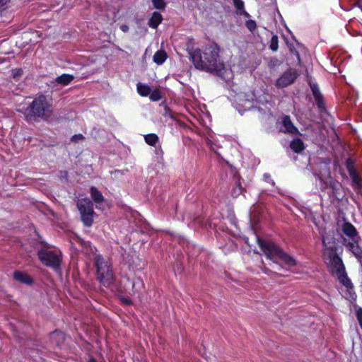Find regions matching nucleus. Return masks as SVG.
<instances>
[{
	"label": "nucleus",
	"instance_id": "1",
	"mask_svg": "<svg viewBox=\"0 0 362 362\" xmlns=\"http://www.w3.org/2000/svg\"><path fill=\"white\" fill-rule=\"evenodd\" d=\"M219 48L215 44H211L202 48L196 49L190 52L194 67L197 69L213 73L226 81L233 78V70L227 69L219 57Z\"/></svg>",
	"mask_w": 362,
	"mask_h": 362
},
{
	"label": "nucleus",
	"instance_id": "2",
	"mask_svg": "<svg viewBox=\"0 0 362 362\" xmlns=\"http://www.w3.org/2000/svg\"><path fill=\"white\" fill-rule=\"evenodd\" d=\"M94 262L96 269V279L100 284L106 288L114 284L115 277L110 257L95 255Z\"/></svg>",
	"mask_w": 362,
	"mask_h": 362
},
{
	"label": "nucleus",
	"instance_id": "3",
	"mask_svg": "<svg viewBox=\"0 0 362 362\" xmlns=\"http://www.w3.org/2000/svg\"><path fill=\"white\" fill-rule=\"evenodd\" d=\"M318 177L320 187L322 189H331L332 194L337 199L340 197L341 184L334 180L330 175L329 165L327 162L320 163L315 171Z\"/></svg>",
	"mask_w": 362,
	"mask_h": 362
},
{
	"label": "nucleus",
	"instance_id": "4",
	"mask_svg": "<svg viewBox=\"0 0 362 362\" xmlns=\"http://www.w3.org/2000/svg\"><path fill=\"white\" fill-rule=\"evenodd\" d=\"M336 251L330 250L328 254V268L332 274L337 276L341 284L351 288L353 287V284L347 276L341 258L335 252Z\"/></svg>",
	"mask_w": 362,
	"mask_h": 362
},
{
	"label": "nucleus",
	"instance_id": "5",
	"mask_svg": "<svg viewBox=\"0 0 362 362\" xmlns=\"http://www.w3.org/2000/svg\"><path fill=\"white\" fill-rule=\"evenodd\" d=\"M52 99L49 96L40 95L29 106L36 116L48 119L52 113Z\"/></svg>",
	"mask_w": 362,
	"mask_h": 362
},
{
	"label": "nucleus",
	"instance_id": "6",
	"mask_svg": "<svg viewBox=\"0 0 362 362\" xmlns=\"http://www.w3.org/2000/svg\"><path fill=\"white\" fill-rule=\"evenodd\" d=\"M38 257L46 266L57 269L62 262L60 250H38Z\"/></svg>",
	"mask_w": 362,
	"mask_h": 362
},
{
	"label": "nucleus",
	"instance_id": "7",
	"mask_svg": "<svg viewBox=\"0 0 362 362\" xmlns=\"http://www.w3.org/2000/svg\"><path fill=\"white\" fill-rule=\"evenodd\" d=\"M77 207L81 216L83 223L90 226L93 223V207L92 202L88 199H81L77 202Z\"/></svg>",
	"mask_w": 362,
	"mask_h": 362
},
{
	"label": "nucleus",
	"instance_id": "8",
	"mask_svg": "<svg viewBox=\"0 0 362 362\" xmlns=\"http://www.w3.org/2000/svg\"><path fill=\"white\" fill-rule=\"evenodd\" d=\"M342 231L345 235L344 241L346 246L349 247L350 249L358 248L360 237L355 227L350 223L346 222L342 226Z\"/></svg>",
	"mask_w": 362,
	"mask_h": 362
},
{
	"label": "nucleus",
	"instance_id": "9",
	"mask_svg": "<svg viewBox=\"0 0 362 362\" xmlns=\"http://www.w3.org/2000/svg\"><path fill=\"white\" fill-rule=\"evenodd\" d=\"M236 100L239 105L243 107L244 110L251 109L254 106L253 105L255 100L257 103H263L264 101L261 97L257 98L255 93H252V95L240 94L237 96Z\"/></svg>",
	"mask_w": 362,
	"mask_h": 362
},
{
	"label": "nucleus",
	"instance_id": "10",
	"mask_svg": "<svg viewBox=\"0 0 362 362\" xmlns=\"http://www.w3.org/2000/svg\"><path fill=\"white\" fill-rule=\"evenodd\" d=\"M297 78L296 70L290 69L284 72L276 81V86L278 88H284L291 85Z\"/></svg>",
	"mask_w": 362,
	"mask_h": 362
},
{
	"label": "nucleus",
	"instance_id": "11",
	"mask_svg": "<svg viewBox=\"0 0 362 362\" xmlns=\"http://www.w3.org/2000/svg\"><path fill=\"white\" fill-rule=\"evenodd\" d=\"M267 259H272L274 253H276L278 256L288 266H293L296 264V260L290 255L284 253L283 250H262Z\"/></svg>",
	"mask_w": 362,
	"mask_h": 362
},
{
	"label": "nucleus",
	"instance_id": "12",
	"mask_svg": "<svg viewBox=\"0 0 362 362\" xmlns=\"http://www.w3.org/2000/svg\"><path fill=\"white\" fill-rule=\"evenodd\" d=\"M279 124H281L280 129L281 132H288L291 134H296L298 132L297 128L293 124L288 116H284L281 117Z\"/></svg>",
	"mask_w": 362,
	"mask_h": 362
},
{
	"label": "nucleus",
	"instance_id": "13",
	"mask_svg": "<svg viewBox=\"0 0 362 362\" xmlns=\"http://www.w3.org/2000/svg\"><path fill=\"white\" fill-rule=\"evenodd\" d=\"M13 279L22 284L31 286L34 281L28 274L21 271H15L13 275Z\"/></svg>",
	"mask_w": 362,
	"mask_h": 362
},
{
	"label": "nucleus",
	"instance_id": "14",
	"mask_svg": "<svg viewBox=\"0 0 362 362\" xmlns=\"http://www.w3.org/2000/svg\"><path fill=\"white\" fill-rule=\"evenodd\" d=\"M254 237L260 249H279V247L276 245L275 243L269 238H260L255 233H254Z\"/></svg>",
	"mask_w": 362,
	"mask_h": 362
},
{
	"label": "nucleus",
	"instance_id": "15",
	"mask_svg": "<svg viewBox=\"0 0 362 362\" xmlns=\"http://www.w3.org/2000/svg\"><path fill=\"white\" fill-rule=\"evenodd\" d=\"M349 175L353 182V186L356 192L358 194L362 193V179L358 176L356 170L353 168L349 170Z\"/></svg>",
	"mask_w": 362,
	"mask_h": 362
},
{
	"label": "nucleus",
	"instance_id": "16",
	"mask_svg": "<svg viewBox=\"0 0 362 362\" xmlns=\"http://www.w3.org/2000/svg\"><path fill=\"white\" fill-rule=\"evenodd\" d=\"M90 196L96 204V207L103 209L102 204L104 202L103 194L95 187H92L90 190Z\"/></svg>",
	"mask_w": 362,
	"mask_h": 362
},
{
	"label": "nucleus",
	"instance_id": "17",
	"mask_svg": "<svg viewBox=\"0 0 362 362\" xmlns=\"http://www.w3.org/2000/svg\"><path fill=\"white\" fill-rule=\"evenodd\" d=\"M74 76L73 75L64 74L57 76L55 78L54 82L58 85L64 86L69 84L74 80Z\"/></svg>",
	"mask_w": 362,
	"mask_h": 362
},
{
	"label": "nucleus",
	"instance_id": "18",
	"mask_svg": "<svg viewBox=\"0 0 362 362\" xmlns=\"http://www.w3.org/2000/svg\"><path fill=\"white\" fill-rule=\"evenodd\" d=\"M163 20L162 16L158 12H153L149 20L148 25L153 28H156Z\"/></svg>",
	"mask_w": 362,
	"mask_h": 362
},
{
	"label": "nucleus",
	"instance_id": "19",
	"mask_svg": "<svg viewBox=\"0 0 362 362\" xmlns=\"http://www.w3.org/2000/svg\"><path fill=\"white\" fill-rule=\"evenodd\" d=\"M291 148L296 153H300L304 149L303 141L300 139H293L291 144Z\"/></svg>",
	"mask_w": 362,
	"mask_h": 362
},
{
	"label": "nucleus",
	"instance_id": "20",
	"mask_svg": "<svg viewBox=\"0 0 362 362\" xmlns=\"http://www.w3.org/2000/svg\"><path fill=\"white\" fill-rule=\"evenodd\" d=\"M136 89L138 93L143 97L149 95L151 90L148 86L143 84L141 83H137Z\"/></svg>",
	"mask_w": 362,
	"mask_h": 362
},
{
	"label": "nucleus",
	"instance_id": "21",
	"mask_svg": "<svg viewBox=\"0 0 362 362\" xmlns=\"http://www.w3.org/2000/svg\"><path fill=\"white\" fill-rule=\"evenodd\" d=\"M167 58V54L163 50L158 51L155 53L153 56V62L158 65L162 64Z\"/></svg>",
	"mask_w": 362,
	"mask_h": 362
},
{
	"label": "nucleus",
	"instance_id": "22",
	"mask_svg": "<svg viewBox=\"0 0 362 362\" xmlns=\"http://www.w3.org/2000/svg\"><path fill=\"white\" fill-rule=\"evenodd\" d=\"M144 139L146 144L150 146H156L158 141V137L155 134H149L144 136Z\"/></svg>",
	"mask_w": 362,
	"mask_h": 362
},
{
	"label": "nucleus",
	"instance_id": "23",
	"mask_svg": "<svg viewBox=\"0 0 362 362\" xmlns=\"http://www.w3.org/2000/svg\"><path fill=\"white\" fill-rule=\"evenodd\" d=\"M161 93L158 89L151 90L149 98L152 101H158L161 99Z\"/></svg>",
	"mask_w": 362,
	"mask_h": 362
},
{
	"label": "nucleus",
	"instance_id": "24",
	"mask_svg": "<svg viewBox=\"0 0 362 362\" xmlns=\"http://www.w3.org/2000/svg\"><path fill=\"white\" fill-rule=\"evenodd\" d=\"M152 4L154 8L157 9H163L165 7V2L164 0H152Z\"/></svg>",
	"mask_w": 362,
	"mask_h": 362
},
{
	"label": "nucleus",
	"instance_id": "25",
	"mask_svg": "<svg viewBox=\"0 0 362 362\" xmlns=\"http://www.w3.org/2000/svg\"><path fill=\"white\" fill-rule=\"evenodd\" d=\"M245 26L251 32L254 31L256 29L257 24L255 21L248 20L245 23Z\"/></svg>",
	"mask_w": 362,
	"mask_h": 362
},
{
	"label": "nucleus",
	"instance_id": "26",
	"mask_svg": "<svg viewBox=\"0 0 362 362\" xmlns=\"http://www.w3.org/2000/svg\"><path fill=\"white\" fill-rule=\"evenodd\" d=\"M243 189L240 184H238L232 191V196L237 197L242 193Z\"/></svg>",
	"mask_w": 362,
	"mask_h": 362
},
{
	"label": "nucleus",
	"instance_id": "27",
	"mask_svg": "<svg viewBox=\"0 0 362 362\" xmlns=\"http://www.w3.org/2000/svg\"><path fill=\"white\" fill-rule=\"evenodd\" d=\"M270 48L273 51H276L278 49V40H277V37L276 36H274L272 38Z\"/></svg>",
	"mask_w": 362,
	"mask_h": 362
},
{
	"label": "nucleus",
	"instance_id": "28",
	"mask_svg": "<svg viewBox=\"0 0 362 362\" xmlns=\"http://www.w3.org/2000/svg\"><path fill=\"white\" fill-rule=\"evenodd\" d=\"M235 8L240 11L244 8V2L243 0H233Z\"/></svg>",
	"mask_w": 362,
	"mask_h": 362
},
{
	"label": "nucleus",
	"instance_id": "29",
	"mask_svg": "<svg viewBox=\"0 0 362 362\" xmlns=\"http://www.w3.org/2000/svg\"><path fill=\"white\" fill-rule=\"evenodd\" d=\"M171 235H173V238L175 240H177L180 242V246L181 247H185V240L184 239H182L180 235H175V234H172ZM186 247H189V245H187Z\"/></svg>",
	"mask_w": 362,
	"mask_h": 362
},
{
	"label": "nucleus",
	"instance_id": "30",
	"mask_svg": "<svg viewBox=\"0 0 362 362\" xmlns=\"http://www.w3.org/2000/svg\"><path fill=\"white\" fill-rule=\"evenodd\" d=\"M55 337H58L59 338L63 340L64 339V334L59 331H54V332L52 333L51 337L53 339Z\"/></svg>",
	"mask_w": 362,
	"mask_h": 362
},
{
	"label": "nucleus",
	"instance_id": "31",
	"mask_svg": "<svg viewBox=\"0 0 362 362\" xmlns=\"http://www.w3.org/2000/svg\"><path fill=\"white\" fill-rule=\"evenodd\" d=\"M23 74V71L21 69H17L13 71V78H17L21 76Z\"/></svg>",
	"mask_w": 362,
	"mask_h": 362
},
{
	"label": "nucleus",
	"instance_id": "32",
	"mask_svg": "<svg viewBox=\"0 0 362 362\" xmlns=\"http://www.w3.org/2000/svg\"><path fill=\"white\" fill-rule=\"evenodd\" d=\"M258 206H254L252 209H251V212H250V221L251 222L255 218V210L257 209Z\"/></svg>",
	"mask_w": 362,
	"mask_h": 362
},
{
	"label": "nucleus",
	"instance_id": "33",
	"mask_svg": "<svg viewBox=\"0 0 362 362\" xmlns=\"http://www.w3.org/2000/svg\"><path fill=\"white\" fill-rule=\"evenodd\" d=\"M312 90H313V95H314L315 99H318L320 93H319L318 90H317V87L315 86H313L312 87Z\"/></svg>",
	"mask_w": 362,
	"mask_h": 362
},
{
	"label": "nucleus",
	"instance_id": "34",
	"mask_svg": "<svg viewBox=\"0 0 362 362\" xmlns=\"http://www.w3.org/2000/svg\"><path fill=\"white\" fill-rule=\"evenodd\" d=\"M239 14L243 15L246 18H249L250 16V14L244 8L243 10L239 11Z\"/></svg>",
	"mask_w": 362,
	"mask_h": 362
},
{
	"label": "nucleus",
	"instance_id": "35",
	"mask_svg": "<svg viewBox=\"0 0 362 362\" xmlns=\"http://www.w3.org/2000/svg\"><path fill=\"white\" fill-rule=\"evenodd\" d=\"M264 178L266 182H271L272 185H274V182L272 180L270 175H269L267 174H265L264 175Z\"/></svg>",
	"mask_w": 362,
	"mask_h": 362
},
{
	"label": "nucleus",
	"instance_id": "36",
	"mask_svg": "<svg viewBox=\"0 0 362 362\" xmlns=\"http://www.w3.org/2000/svg\"><path fill=\"white\" fill-rule=\"evenodd\" d=\"M120 29H121L123 32L126 33V32H127V31H128V30H129V27H128L127 25H122L120 26Z\"/></svg>",
	"mask_w": 362,
	"mask_h": 362
},
{
	"label": "nucleus",
	"instance_id": "37",
	"mask_svg": "<svg viewBox=\"0 0 362 362\" xmlns=\"http://www.w3.org/2000/svg\"><path fill=\"white\" fill-rule=\"evenodd\" d=\"M126 263H127V264L129 265V267H132V266H133V264H135V262H134V260H133V259H132H132H128V260H127V261H126Z\"/></svg>",
	"mask_w": 362,
	"mask_h": 362
},
{
	"label": "nucleus",
	"instance_id": "38",
	"mask_svg": "<svg viewBox=\"0 0 362 362\" xmlns=\"http://www.w3.org/2000/svg\"><path fill=\"white\" fill-rule=\"evenodd\" d=\"M9 0H0V7L5 6Z\"/></svg>",
	"mask_w": 362,
	"mask_h": 362
},
{
	"label": "nucleus",
	"instance_id": "39",
	"mask_svg": "<svg viewBox=\"0 0 362 362\" xmlns=\"http://www.w3.org/2000/svg\"><path fill=\"white\" fill-rule=\"evenodd\" d=\"M82 138H83V136L81 134L74 135L72 137L73 140H74V141H76L77 139H82Z\"/></svg>",
	"mask_w": 362,
	"mask_h": 362
},
{
	"label": "nucleus",
	"instance_id": "40",
	"mask_svg": "<svg viewBox=\"0 0 362 362\" xmlns=\"http://www.w3.org/2000/svg\"><path fill=\"white\" fill-rule=\"evenodd\" d=\"M124 302L126 304H130V303H131V301H130V300H129V299H124Z\"/></svg>",
	"mask_w": 362,
	"mask_h": 362
},
{
	"label": "nucleus",
	"instance_id": "41",
	"mask_svg": "<svg viewBox=\"0 0 362 362\" xmlns=\"http://www.w3.org/2000/svg\"><path fill=\"white\" fill-rule=\"evenodd\" d=\"M131 252H132V254L129 253V254H127V256H128V257H131L132 258H133V257H134V252H133V251H132V250L131 251Z\"/></svg>",
	"mask_w": 362,
	"mask_h": 362
},
{
	"label": "nucleus",
	"instance_id": "42",
	"mask_svg": "<svg viewBox=\"0 0 362 362\" xmlns=\"http://www.w3.org/2000/svg\"><path fill=\"white\" fill-rule=\"evenodd\" d=\"M156 151H157V153H160L162 154V153H163L161 149H157Z\"/></svg>",
	"mask_w": 362,
	"mask_h": 362
},
{
	"label": "nucleus",
	"instance_id": "43",
	"mask_svg": "<svg viewBox=\"0 0 362 362\" xmlns=\"http://www.w3.org/2000/svg\"><path fill=\"white\" fill-rule=\"evenodd\" d=\"M322 241H323V243H324V244H325V238H323Z\"/></svg>",
	"mask_w": 362,
	"mask_h": 362
},
{
	"label": "nucleus",
	"instance_id": "44",
	"mask_svg": "<svg viewBox=\"0 0 362 362\" xmlns=\"http://www.w3.org/2000/svg\"><path fill=\"white\" fill-rule=\"evenodd\" d=\"M247 245H248L249 247H252V245H250L249 243H247Z\"/></svg>",
	"mask_w": 362,
	"mask_h": 362
},
{
	"label": "nucleus",
	"instance_id": "45",
	"mask_svg": "<svg viewBox=\"0 0 362 362\" xmlns=\"http://www.w3.org/2000/svg\"><path fill=\"white\" fill-rule=\"evenodd\" d=\"M327 250H329V249H332V248L331 247H327Z\"/></svg>",
	"mask_w": 362,
	"mask_h": 362
}]
</instances>
